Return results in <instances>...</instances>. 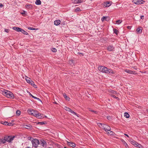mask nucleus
Masks as SVG:
<instances>
[{"mask_svg":"<svg viewBox=\"0 0 148 148\" xmlns=\"http://www.w3.org/2000/svg\"><path fill=\"white\" fill-rule=\"evenodd\" d=\"M98 69L101 72L107 73L108 74H114V71L112 69H108L107 67L103 66H99Z\"/></svg>","mask_w":148,"mask_h":148,"instance_id":"1","label":"nucleus"},{"mask_svg":"<svg viewBox=\"0 0 148 148\" xmlns=\"http://www.w3.org/2000/svg\"><path fill=\"white\" fill-rule=\"evenodd\" d=\"M28 111L29 114L36 116L38 118H42V114L40 113H38L37 111L29 109L28 110Z\"/></svg>","mask_w":148,"mask_h":148,"instance_id":"2","label":"nucleus"},{"mask_svg":"<svg viewBox=\"0 0 148 148\" xmlns=\"http://www.w3.org/2000/svg\"><path fill=\"white\" fill-rule=\"evenodd\" d=\"M14 136H11L5 137L4 139H0V144L5 143L6 141L10 142L14 139Z\"/></svg>","mask_w":148,"mask_h":148,"instance_id":"3","label":"nucleus"},{"mask_svg":"<svg viewBox=\"0 0 148 148\" xmlns=\"http://www.w3.org/2000/svg\"><path fill=\"white\" fill-rule=\"evenodd\" d=\"M102 128L107 132V133L110 135H114V133L110 130V127L107 125L103 124Z\"/></svg>","mask_w":148,"mask_h":148,"instance_id":"4","label":"nucleus"},{"mask_svg":"<svg viewBox=\"0 0 148 148\" xmlns=\"http://www.w3.org/2000/svg\"><path fill=\"white\" fill-rule=\"evenodd\" d=\"M2 93L3 95L6 97H7L10 98H13L14 96L13 93L7 90H4L2 91Z\"/></svg>","mask_w":148,"mask_h":148,"instance_id":"5","label":"nucleus"},{"mask_svg":"<svg viewBox=\"0 0 148 148\" xmlns=\"http://www.w3.org/2000/svg\"><path fill=\"white\" fill-rule=\"evenodd\" d=\"M32 147L36 148L38 147V145L40 144L39 140L37 139H33L32 140Z\"/></svg>","mask_w":148,"mask_h":148,"instance_id":"6","label":"nucleus"},{"mask_svg":"<svg viewBox=\"0 0 148 148\" xmlns=\"http://www.w3.org/2000/svg\"><path fill=\"white\" fill-rule=\"evenodd\" d=\"M131 143L135 147H136L139 148H143V146L141 145L138 143L137 142L135 141L134 140H132Z\"/></svg>","mask_w":148,"mask_h":148,"instance_id":"7","label":"nucleus"},{"mask_svg":"<svg viewBox=\"0 0 148 148\" xmlns=\"http://www.w3.org/2000/svg\"><path fill=\"white\" fill-rule=\"evenodd\" d=\"M145 1L142 0H133L132 2L136 5L143 4Z\"/></svg>","mask_w":148,"mask_h":148,"instance_id":"8","label":"nucleus"},{"mask_svg":"<svg viewBox=\"0 0 148 148\" xmlns=\"http://www.w3.org/2000/svg\"><path fill=\"white\" fill-rule=\"evenodd\" d=\"M40 144L43 147H46L47 144L45 141L43 139H41L40 140Z\"/></svg>","mask_w":148,"mask_h":148,"instance_id":"9","label":"nucleus"},{"mask_svg":"<svg viewBox=\"0 0 148 148\" xmlns=\"http://www.w3.org/2000/svg\"><path fill=\"white\" fill-rule=\"evenodd\" d=\"M25 80L27 82L30 84H32L33 83V81L30 78H29L27 77H26L25 78Z\"/></svg>","mask_w":148,"mask_h":148,"instance_id":"10","label":"nucleus"},{"mask_svg":"<svg viewBox=\"0 0 148 148\" xmlns=\"http://www.w3.org/2000/svg\"><path fill=\"white\" fill-rule=\"evenodd\" d=\"M23 126L25 128H26L28 129H30L32 128V126L30 124H27L26 125L25 124H24L23 125Z\"/></svg>","mask_w":148,"mask_h":148,"instance_id":"11","label":"nucleus"},{"mask_svg":"<svg viewBox=\"0 0 148 148\" xmlns=\"http://www.w3.org/2000/svg\"><path fill=\"white\" fill-rule=\"evenodd\" d=\"M114 47L112 45H109L107 47V50L110 51H112L114 50Z\"/></svg>","mask_w":148,"mask_h":148,"instance_id":"12","label":"nucleus"},{"mask_svg":"<svg viewBox=\"0 0 148 148\" xmlns=\"http://www.w3.org/2000/svg\"><path fill=\"white\" fill-rule=\"evenodd\" d=\"M64 108L66 111L70 112L72 113H74V112L73 111H72L71 109V108H69L68 107H67L66 106H65Z\"/></svg>","mask_w":148,"mask_h":148,"instance_id":"13","label":"nucleus"},{"mask_svg":"<svg viewBox=\"0 0 148 148\" xmlns=\"http://www.w3.org/2000/svg\"><path fill=\"white\" fill-rule=\"evenodd\" d=\"M61 23V21L60 20H57L56 21H54V24L56 26H58Z\"/></svg>","mask_w":148,"mask_h":148,"instance_id":"14","label":"nucleus"},{"mask_svg":"<svg viewBox=\"0 0 148 148\" xmlns=\"http://www.w3.org/2000/svg\"><path fill=\"white\" fill-rule=\"evenodd\" d=\"M84 2V0H75V4L81 3Z\"/></svg>","mask_w":148,"mask_h":148,"instance_id":"15","label":"nucleus"},{"mask_svg":"<svg viewBox=\"0 0 148 148\" xmlns=\"http://www.w3.org/2000/svg\"><path fill=\"white\" fill-rule=\"evenodd\" d=\"M75 119L77 120V119H81V116L79 114H77L75 112Z\"/></svg>","mask_w":148,"mask_h":148,"instance_id":"16","label":"nucleus"},{"mask_svg":"<svg viewBox=\"0 0 148 148\" xmlns=\"http://www.w3.org/2000/svg\"><path fill=\"white\" fill-rule=\"evenodd\" d=\"M12 29L17 32H20L21 28L19 27H13Z\"/></svg>","mask_w":148,"mask_h":148,"instance_id":"17","label":"nucleus"},{"mask_svg":"<svg viewBox=\"0 0 148 148\" xmlns=\"http://www.w3.org/2000/svg\"><path fill=\"white\" fill-rule=\"evenodd\" d=\"M125 71L126 73L131 74H133L134 73V72L133 71H132L130 70H129L128 69L125 70Z\"/></svg>","mask_w":148,"mask_h":148,"instance_id":"18","label":"nucleus"},{"mask_svg":"<svg viewBox=\"0 0 148 148\" xmlns=\"http://www.w3.org/2000/svg\"><path fill=\"white\" fill-rule=\"evenodd\" d=\"M110 5L111 4H110L109 2H106L104 3V5L106 7H109Z\"/></svg>","mask_w":148,"mask_h":148,"instance_id":"19","label":"nucleus"},{"mask_svg":"<svg viewBox=\"0 0 148 148\" xmlns=\"http://www.w3.org/2000/svg\"><path fill=\"white\" fill-rule=\"evenodd\" d=\"M20 32H22V33L23 34H24L26 35H28V34L27 32L26 31L24 30L23 29H21V31Z\"/></svg>","mask_w":148,"mask_h":148,"instance_id":"20","label":"nucleus"},{"mask_svg":"<svg viewBox=\"0 0 148 148\" xmlns=\"http://www.w3.org/2000/svg\"><path fill=\"white\" fill-rule=\"evenodd\" d=\"M137 32L138 33H141L142 32V29L141 27L138 28L136 29Z\"/></svg>","mask_w":148,"mask_h":148,"instance_id":"21","label":"nucleus"},{"mask_svg":"<svg viewBox=\"0 0 148 148\" xmlns=\"http://www.w3.org/2000/svg\"><path fill=\"white\" fill-rule=\"evenodd\" d=\"M25 7L28 9H32V6L31 4L26 5H25Z\"/></svg>","mask_w":148,"mask_h":148,"instance_id":"22","label":"nucleus"},{"mask_svg":"<svg viewBox=\"0 0 148 148\" xmlns=\"http://www.w3.org/2000/svg\"><path fill=\"white\" fill-rule=\"evenodd\" d=\"M63 95L66 100H69V98L67 96V95L65 93H64L63 94Z\"/></svg>","mask_w":148,"mask_h":148,"instance_id":"23","label":"nucleus"},{"mask_svg":"<svg viewBox=\"0 0 148 148\" xmlns=\"http://www.w3.org/2000/svg\"><path fill=\"white\" fill-rule=\"evenodd\" d=\"M35 4L37 5H40L41 4V2L40 0H37L35 2Z\"/></svg>","mask_w":148,"mask_h":148,"instance_id":"24","label":"nucleus"},{"mask_svg":"<svg viewBox=\"0 0 148 148\" xmlns=\"http://www.w3.org/2000/svg\"><path fill=\"white\" fill-rule=\"evenodd\" d=\"M124 116L126 118H128L130 117L129 114L127 112H125L124 114Z\"/></svg>","mask_w":148,"mask_h":148,"instance_id":"25","label":"nucleus"},{"mask_svg":"<svg viewBox=\"0 0 148 148\" xmlns=\"http://www.w3.org/2000/svg\"><path fill=\"white\" fill-rule=\"evenodd\" d=\"M81 11V10L79 8L77 7L76 8H75V12H79Z\"/></svg>","mask_w":148,"mask_h":148,"instance_id":"26","label":"nucleus"},{"mask_svg":"<svg viewBox=\"0 0 148 148\" xmlns=\"http://www.w3.org/2000/svg\"><path fill=\"white\" fill-rule=\"evenodd\" d=\"M68 145H70V146L74 147V145H73V143L71 142H68Z\"/></svg>","mask_w":148,"mask_h":148,"instance_id":"27","label":"nucleus"},{"mask_svg":"<svg viewBox=\"0 0 148 148\" xmlns=\"http://www.w3.org/2000/svg\"><path fill=\"white\" fill-rule=\"evenodd\" d=\"M89 110L90 111H91L94 113L95 114H98V112H97L96 111L94 110H92L90 109L89 108Z\"/></svg>","mask_w":148,"mask_h":148,"instance_id":"28","label":"nucleus"},{"mask_svg":"<svg viewBox=\"0 0 148 148\" xmlns=\"http://www.w3.org/2000/svg\"><path fill=\"white\" fill-rule=\"evenodd\" d=\"M21 113V112L19 110H17L16 111V114L18 116H19L20 115Z\"/></svg>","mask_w":148,"mask_h":148,"instance_id":"29","label":"nucleus"},{"mask_svg":"<svg viewBox=\"0 0 148 148\" xmlns=\"http://www.w3.org/2000/svg\"><path fill=\"white\" fill-rule=\"evenodd\" d=\"M1 123L5 125H7V123H8V122L1 121Z\"/></svg>","mask_w":148,"mask_h":148,"instance_id":"30","label":"nucleus"},{"mask_svg":"<svg viewBox=\"0 0 148 148\" xmlns=\"http://www.w3.org/2000/svg\"><path fill=\"white\" fill-rule=\"evenodd\" d=\"M122 22V21L120 20H118L116 21V24L119 25Z\"/></svg>","mask_w":148,"mask_h":148,"instance_id":"31","label":"nucleus"},{"mask_svg":"<svg viewBox=\"0 0 148 148\" xmlns=\"http://www.w3.org/2000/svg\"><path fill=\"white\" fill-rule=\"evenodd\" d=\"M114 33H115L117 35L118 34V30L116 29H113Z\"/></svg>","mask_w":148,"mask_h":148,"instance_id":"32","label":"nucleus"},{"mask_svg":"<svg viewBox=\"0 0 148 148\" xmlns=\"http://www.w3.org/2000/svg\"><path fill=\"white\" fill-rule=\"evenodd\" d=\"M51 50L53 52H56L57 51V49L55 48H52L51 49Z\"/></svg>","mask_w":148,"mask_h":148,"instance_id":"33","label":"nucleus"},{"mask_svg":"<svg viewBox=\"0 0 148 148\" xmlns=\"http://www.w3.org/2000/svg\"><path fill=\"white\" fill-rule=\"evenodd\" d=\"M14 124L12 123H8V122L7 123V125L9 126H13V125Z\"/></svg>","mask_w":148,"mask_h":148,"instance_id":"34","label":"nucleus"},{"mask_svg":"<svg viewBox=\"0 0 148 148\" xmlns=\"http://www.w3.org/2000/svg\"><path fill=\"white\" fill-rule=\"evenodd\" d=\"M103 124L102 123H97V125H99L100 127H103Z\"/></svg>","mask_w":148,"mask_h":148,"instance_id":"35","label":"nucleus"},{"mask_svg":"<svg viewBox=\"0 0 148 148\" xmlns=\"http://www.w3.org/2000/svg\"><path fill=\"white\" fill-rule=\"evenodd\" d=\"M33 98H34V99H36L37 100H38L40 101H41V100L39 98H37L35 96H33Z\"/></svg>","mask_w":148,"mask_h":148,"instance_id":"36","label":"nucleus"},{"mask_svg":"<svg viewBox=\"0 0 148 148\" xmlns=\"http://www.w3.org/2000/svg\"><path fill=\"white\" fill-rule=\"evenodd\" d=\"M32 84H31L32 86H33L35 88H37V85L34 84V82H33V83Z\"/></svg>","mask_w":148,"mask_h":148,"instance_id":"37","label":"nucleus"},{"mask_svg":"<svg viewBox=\"0 0 148 148\" xmlns=\"http://www.w3.org/2000/svg\"><path fill=\"white\" fill-rule=\"evenodd\" d=\"M28 29H29L31 30H34L35 29L34 28L32 27H28Z\"/></svg>","mask_w":148,"mask_h":148,"instance_id":"38","label":"nucleus"},{"mask_svg":"<svg viewBox=\"0 0 148 148\" xmlns=\"http://www.w3.org/2000/svg\"><path fill=\"white\" fill-rule=\"evenodd\" d=\"M10 30L9 29H5L4 31L7 33H9Z\"/></svg>","mask_w":148,"mask_h":148,"instance_id":"39","label":"nucleus"},{"mask_svg":"<svg viewBox=\"0 0 148 148\" xmlns=\"http://www.w3.org/2000/svg\"><path fill=\"white\" fill-rule=\"evenodd\" d=\"M107 119L108 120H111L112 119V118L110 116H108L107 117Z\"/></svg>","mask_w":148,"mask_h":148,"instance_id":"40","label":"nucleus"},{"mask_svg":"<svg viewBox=\"0 0 148 148\" xmlns=\"http://www.w3.org/2000/svg\"><path fill=\"white\" fill-rule=\"evenodd\" d=\"M73 60H70L69 61V64H73Z\"/></svg>","mask_w":148,"mask_h":148,"instance_id":"41","label":"nucleus"},{"mask_svg":"<svg viewBox=\"0 0 148 148\" xmlns=\"http://www.w3.org/2000/svg\"><path fill=\"white\" fill-rule=\"evenodd\" d=\"M106 18V17L103 16V17L101 19V20L102 21H103L105 18Z\"/></svg>","mask_w":148,"mask_h":148,"instance_id":"42","label":"nucleus"},{"mask_svg":"<svg viewBox=\"0 0 148 148\" xmlns=\"http://www.w3.org/2000/svg\"><path fill=\"white\" fill-rule=\"evenodd\" d=\"M32 137L31 136H29L28 137L27 139L29 140H31L32 139Z\"/></svg>","mask_w":148,"mask_h":148,"instance_id":"43","label":"nucleus"},{"mask_svg":"<svg viewBox=\"0 0 148 148\" xmlns=\"http://www.w3.org/2000/svg\"><path fill=\"white\" fill-rule=\"evenodd\" d=\"M39 123L41 125H43L45 124L44 122H41Z\"/></svg>","mask_w":148,"mask_h":148,"instance_id":"44","label":"nucleus"},{"mask_svg":"<svg viewBox=\"0 0 148 148\" xmlns=\"http://www.w3.org/2000/svg\"><path fill=\"white\" fill-rule=\"evenodd\" d=\"M111 96L112 97H113L114 98H118V97H117L115 95H111Z\"/></svg>","mask_w":148,"mask_h":148,"instance_id":"45","label":"nucleus"},{"mask_svg":"<svg viewBox=\"0 0 148 148\" xmlns=\"http://www.w3.org/2000/svg\"><path fill=\"white\" fill-rule=\"evenodd\" d=\"M140 18L142 19H144V16L142 15L140 16Z\"/></svg>","mask_w":148,"mask_h":148,"instance_id":"46","label":"nucleus"},{"mask_svg":"<svg viewBox=\"0 0 148 148\" xmlns=\"http://www.w3.org/2000/svg\"><path fill=\"white\" fill-rule=\"evenodd\" d=\"M3 7V5L1 3H0V7L2 8Z\"/></svg>","mask_w":148,"mask_h":148,"instance_id":"47","label":"nucleus"},{"mask_svg":"<svg viewBox=\"0 0 148 148\" xmlns=\"http://www.w3.org/2000/svg\"><path fill=\"white\" fill-rule=\"evenodd\" d=\"M132 68L135 70L137 69V68L136 66H133L132 67Z\"/></svg>","mask_w":148,"mask_h":148,"instance_id":"48","label":"nucleus"},{"mask_svg":"<svg viewBox=\"0 0 148 148\" xmlns=\"http://www.w3.org/2000/svg\"><path fill=\"white\" fill-rule=\"evenodd\" d=\"M124 144L126 147H127V146H128L127 144L125 142H124Z\"/></svg>","mask_w":148,"mask_h":148,"instance_id":"49","label":"nucleus"},{"mask_svg":"<svg viewBox=\"0 0 148 148\" xmlns=\"http://www.w3.org/2000/svg\"><path fill=\"white\" fill-rule=\"evenodd\" d=\"M124 134L127 137L129 138V136L127 134Z\"/></svg>","mask_w":148,"mask_h":148,"instance_id":"50","label":"nucleus"},{"mask_svg":"<svg viewBox=\"0 0 148 148\" xmlns=\"http://www.w3.org/2000/svg\"><path fill=\"white\" fill-rule=\"evenodd\" d=\"M25 11H23V12L21 13V14H25Z\"/></svg>","mask_w":148,"mask_h":148,"instance_id":"51","label":"nucleus"},{"mask_svg":"<svg viewBox=\"0 0 148 148\" xmlns=\"http://www.w3.org/2000/svg\"><path fill=\"white\" fill-rule=\"evenodd\" d=\"M32 97V98H33V96H34L33 95H32L30 93V94H29Z\"/></svg>","mask_w":148,"mask_h":148,"instance_id":"52","label":"nucleus"},{"mask_svg":"<svg viewBox=\"0 0 148 148\" xmlns=\"http://www.w3.org/2000/svg\"><path fill=\"white\" fill-rule=\"evenodd\" d=\"M115 92V91L113 90V91H112V93H114V92Z\"/></svg>","mask_w":148,"mask_h":148,"instance_id":"53","label":"nucleus"},{"mask_svg":"<svg viewBox=\"0 0 148 148\" xmlns=\"http://www.w3.org/2000/svg\"><path fill=\"white\" fill-rule=\"evenodd\" d=\"M53 103L56 104H57V103L56 102H54Z\"/></svg>","mask_w":148,"mask_h":148,"instance_id":"54","label":"nucleus"},{"mask_svg":"<svg viewBox=\"0 0 148 148\" xmlns=\"http://www.w3.org/2000/svg\"><path fill=\"white\" fill-rule=\"evenodd\" d=\"M80 53V54L81 55H82V56H83V54H82V53Z\"/></svg>","mask_w":148,"mask_h":148,"instance_id":"55","label":"nucleus"},{"mask_svg":"<svg viewBox=\"0 0 148 148\" xmlns=\"http://www.w3.org/2000/svg\"><path fill=\"white\" fill-rule=\"evenodd\" d=\"M147 111L148 112V109H147Z\"/></svg>","mask_w":148,"mask_h":148,"instance_id":"56","label":"nucleus"},{"mask_svg":"<svg viewBox=\"0 0 148 148\" xmlns=\"http://www.w3.org/2000/svg\"><path fill=\"white\" fill-rule=\"evenodd\" d=\"M14 120H12V122H14Z\"/></svg>","mask_w":148,"mask_h":148,"instance_id":"57","label":"nucleus"},{"mask_svg":"<svg viewBox=\"0 0 148 148\" xmlns=\"http://www.w3.org/2000/svg\"><path fill=\"white\" fill-rule=\"evenodd\" d=\"M74 147H75V146H74Z\"/></svg>","mask_w":148,"mask_h":148,"instance_id":"58","label":"nucleus"}]
</instances>
